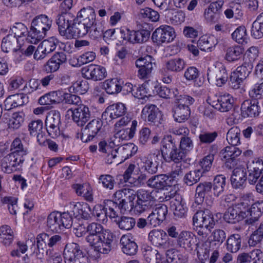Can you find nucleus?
<instances>
[{"label": "nucleus", "mask_w": 263, "mask_h": 263, "mask_svg": "<svg viewBox=\"0 0 263 263\" xmlns=\"http://www.w3.org/2000/svg\"><path fill=\"white\" fill-rule=\"evenodd\" d=\"M146 184L148 187L157 190H164L171 186L169 177L165 174L152 176L146 181Z\"/></svg>", "instance_id": "obj_30"}, {"label": "nucleus", "mask_w": 263, "mask_h": 263, "mask_svg": "<svg viewBox=\"0 0 263 263\" xmlns=\"http://www.w3.org/2000/svg\"><path fill=\"white\" fill-rule=\"evenodd\" d=\"M47 227L51 231L58 233L72 226V218L68 212L51 213L47 217Z\"/></svg>", "instance_id": "obj_3"}, {"label": "nucleus", "mask_w": 263, "mask_h": 263, "mask_svg": "<svg viewBox=\"0 0 263 263\" xmlns=\"http://www.w3.org/2000/svg\"><path fill=\"white\" fill-rule=\"evenodd\" d=\"M39 235L42 240L46 243V245L50 248L59 245L62 240V237L59 235H54L50 236L46 233H42Z\"/></svg>", "instance_id": "obj_61"}, {"label": "nucleus", "mask_w": 263, "mask_h": 263, "mask_svg": "<svg viewBox=\"0 0 263 263\" xmlns=\"http://www.w3.org/2000/svg\"><path fill=\"white\" fill-rule=\"evenodd\" d=\"M211 78L215 81L216 86L221 87L223 85L227 82L228 78L226 67L221 64H219L213 70Z\"/></svg>", "instance_id": "obj_33"}, {"label": "nucleus", "mask_w": 263, "mask_h": 263, "mask_svg": "<svg viewBox=\"0 0 263 263\" xmlns=\"http://www.w3.org/2000/svg\"><path fill=\"white\" fill-rule=\"evenodd\" d=\"M139 16L144 18H148L152 22L158 21L160 17L157 11L148 7L140 9Z\"/></svg>", "instance_id": "obj_63"}, {"label": "nucleus", "mask_w": 263, "mask_h": 263, "mask_svg": "<svg viewBox=\"0 0 263 263\" xmlns=\"http://www.w3.org/2000/svg\"><path fill=\"white\" fill-rule=\"evenodd\" d=\"M137 149V147L133 143L124 144L117 148L115 147L111 153L107 156L106 162L108 164H120L134 155Z\"/></svg>", "instance_id": "obj_4"}, {"label": "nucleus", "mask_w": 263, "mask_h": 263, "mask_svg": "<svg viewBox=\"0 0 263 263\" xmlns=\"http://www.w3.org/2000/svg\"><path fill=\"white\" fill-rule=\"evenodd\" d=\"M210 105L221 112H227L231 110L234 105V99L229 93H225L210 99Z\"/></svg>", "instance_id": "obj_16"}, {"label": "nucleus", "mask_w": 263, "mask_h": 263, "mask_svg": "<svg viewBox=\"0 0 263 263\" xmlns=\"http://www.w3.org/2000/svg\"><path fill=\"white\" fill-rule=\"evenodd\" d=\"M52 21L48 16L41 14L35 16L32 21L29 31L31 43L36 44L46 35L52 26Z\"/></svg>", "instance_id": "obj_2"}, {"label": "nucleus", "mask_w": 263, "mask_h": 263, "mask_svg": "<svg viewBox=\"0 0 263 263\" xmlns=\"http://www.w3.org/2000/svg\"><path fill=\"white\" fill-rule=\"evenodd\" d=\"M241 151L234 146H228L222 149L220 155L221 160L224 161L225 165L228 169L234 168L238 162V157Z\"/></svg>", "instance_id": "obj_13"}, {"label": "nucleus", "mask_w": 263, "mask_h": 263, "mask_svg": "<svg viewBox=\"0 0 263 263\" xmlns=\"http://www.w3.org/2000/svg\"><path fill=\"white\" fill-rule=\"evenodd\" d=\"M24 160V158H22L10 153L4 157L1 160V166L2 170L4 173L10 174L16 170V167L22 164Z\"/></svg>", "instance_id": "obj_19"}, {"label": "nucleus", "mask_w": 263, "mask_h": 263, "mask_svg": "<svg viewBox=\"0 0 263 263\" xmlns=\"http://www.w3.org/2000/svg\"><path fill=\"white\" fill-rule=\"evenodd\" d=\"M246 217V210L243 211L236 204L229 208L223 216L224 220L230 223H235Z\"/></svg>", "instance_id": "obj_24"}, {"label": "nucleus", "mask_w": 263, "mask_h": 263, "mask_svg": "<svg viewBox=\"0 0 263 263\" xmlns=\"http://www.w3.org/2000/svg\"><path fill=\"white\" fill-rule=\"evenodd\" d=\"M226 185V177L222 175H218L214 177L212 184L213 194L219 196L224 191Z\"/></svg>", "instance_id": "obj_42"}, {"label": "nucleus", "mask_w": 263, "mask_h": 263, "mask_svg": "<svg viewBox=\"0 0 263 263\" xmlns=\"http://www.w3.org/2000/svg\"><path fill=\"white\" fill-rule=\"evenodd\" d=\"M223 5L222 1H218L211 3L205 9L204 17L208 23H214L219 20Z\"/></svg>", "instance_id": "obj_22"}, {"label": "nucleus", "mask_w": 263, "mask_h": 263, "mask_svg": "<svg viewBox=\"0 0 263 263\" xmlns=\"http://www.w3.org/2000/svg\"><path fill=\"white\" fill-rule=\"evenodd\" d=\"M194 235L189 231H182L178 236L177 244L186 250H192L195 245Z\"/></svg>", "instance_id": "obj_32"}, {"label": "nucleus", "mask_w": 263, "mask_h": 263, "mask_svg": "<svg viewBox=\"0 0 263 263\" xmlns=\"http://www.w3.org/2000/svg\"><path fill=\"white\" fill-rule=\"evenodd\" d=\"M80 21L76 20L69 39L83 37L86 35L96 22V14L91 7L84 8L78 13Z\"/></svg>", "instance_id": "obj_1"}, {"label": "nucleus", "mask_w": 263, "mask_h": 263, "mask_svg": "<svg viewBox=\"0 0 263 263\" xmlns=\"http://www.w3.org/2000/svg\"><path fill=\"white\" fill-rule=\"evenodd\" d=\"M186 65V62L181 58H174L168 60L166 63V69L172 72L182 71Z\"/></svg>", "instance_id": "obj_43"}, {"label": "nucleus", "mask_w": 263, "mask_h": 263, "mask_svg": "<svg viewBox=\"0 0 263 263\" xmlns=\"http://www.w3.org/2000/svg\"><path fill=\"white\" fill-rule=\"evenodd\" d=\"M136 66L138 68V77L140 79H146L151 74L155 63L150 55L141 57L135 62Z\"/></svg>", "instance_id": "obj_18"}, {"label": "nucleus", "mask_w": 263, "mask_h": 263, "mask_svg": "<svg viewBox=\"0 0 263 263\" xmlns=\"http://www.w3.org/2000/svg\"><path fill=\"white\" fill-rule=\"evenodd\" d=\"M217 41L214 36L207 35L201 36L197 42L198 47L203 51H211L212 49L215 47Z\"/></svg>", "instance_id": "obj_38"}, {"label": "nucleus", "mask_w": 263, "mask_h": 263, "mask_svg": "<svg viewBox=\"0 0 263 263\" xmlns=\"http://www.w3.org/2000/svg\"><path fill=\"white\" fill-rule=\"evenodd\" d=\"M136 197L134 210L139 213L149 210L156 205V199L152 192L141 189L136 192Z\"/></svg>", "instance_id": "obj_6"}, {"label": "nucleus", "mask_w": 263, "mask_h": 263, "mask_svg": "<svg viewBox=\"0 0 263 263\" xmlns=\"http://www.w3.org/2000/svg\"><path fill=\"white\" fill-rule=\"evenodd\" d=\"M244 51L240 46H234L229 47L227 50L226 60L229 62H234L239 60Z\"/></svg>", "instance_id": "obj_50"}, {"label": "nucleus", "mask_w": 263, "mask_h": 263, "mask_svg": "<svg viewBox=\"0 0 263 263\" xmlns=\"http://www.w3.org/2000/svg\"><path fill=\"white\" fill-rule=\"evenodd\" d=\"M17 44V39L12 34L7 35L4 37L2 42V49L5 52L16 51L15 46Z\"/></svg>", "instance_id": "obj_46"}, {"label": "nucleus", "mask_w": 263, "mask_h": 263, "mask_svg": "<svg viewBox=\"0 0 263 263\" xmlns=\"http://www.w3.org/2000/svg\"><path fill=\"white\" fill-rule=\"evenodd\" d=\"M114 196L118 200L120 212L124 213L127 210L134 209L136 192L131 189L124 188L116 191Z\"/></svg>", "instance_id": "obj_7"}, {"label": "nucleus", "mask_w": 263, "mask_h": 263, "mask_svg": "<svg viewBox=\"0 0 263 263\" xmlns=\"http://www.w3.org/2000/svg\"><path fill=\"white\" fill-rule=\"evenodd\" d=\"M202 174V171L200 170L191 171L185 175L184 182L187 185H193L200 180Z\"/></svg>", "instance_id": "obj_53"}, {"label": "nucleus", "mask_w": 263, "mask_h": 263, "mask_svg": "<svg viewBox=\"0 0 263 263\" xmlns=\"http://www.w3.org/2000/svg\"><path fill=\"white\" fill-rule=\"evenodd\" d=\"M102 121L99 118L91 120L81 130L80 138L83 142L87 143L93 139L101 130Z\"/></svg>", "instance_id": "obj_11"}, {"label": "nucleus", "mask_w": 263, "mask_h": 263, "mask_svg": "<svg viewBox=\"0 0 263 263\" xmlns=\"http://www.w3.org/2000/svg\"><path fill=\"white\" fill-rule=\"evenodd\" d=\"M248 181L250 184H255L263 174V160L256 158L247 164Z\"/></svg>", "instance_id": "obj_17"}, {"label": "nucleus", "mask_w": 263, "mask_h": 263, "mask_svg": "<svg viewBox=\"0 0 263 263\" xmlns=\"http://www.w3.org/2000/svg\"><path fill=\"white\" fill-rule=\"evenodd\" d=\"M251 34L255 39H260L263 36V12L258 15L253 23Z\"/></svg>", "instance_id": "obj_47"}, {"label": "nucleus", "mask_w": 263, "mask_h": 263, "mask_svg": "<svg viewBox=\"0 0 263 263\" xmlns=\"http://www.w3.org/2000/svg\"><path fill=\"white\" fill-rule=\"evenodd\" d=\"M120 244L123 252L128 255H134L138 251L137 243L130 238V236L123 235L120 239Z\"/></svg>", "instance_id": "obj_34"}, {"label": "nucleus", "mask_w": 263, "mask_h": 263, "mask_svg": "<svg viewBox=\"0 0 263 263\" xmlns=\"http://www.w3.org/2000/svg\"><path fill=\"white\" fill-rule=\"evenodd\" d=\"M87 234L103 236L107 240L114 239L115 235L108 229H105L100 223L92 222L86 228Z\"/></svg>", "instance_id": "obj_27"}, {"label": "nucleus", "mask_w": 263, "mask_h": 263, "mask_svg": "<svg viewBox=\"0 0 263 263\" xmlns=\"http://www.w3.org/2000/svg\"><path fill=\"white\" fill-rule=\"evenodd\" d=\"M263 238V221L260 224L258 228L252 234L248 243L250 246H254L259 242Z\"/></svg>", "instance_id": "obj_64"}, {"label": "nucleus", "mask_w": 263, "mask_h": 263, "mask_svg": "<svg viewBox=\"0 0 263 263\" xmlns=\"http://www.w3.org/2000/svg\"><path fill=\"white\" fill-rule=\"evenodd\" d=\"M157 94L161 98L171 99L174 98L177 94V89H171L166 86H158L155 87Z\"/></svg>", "instance_id": "obj_59"}, {"label": "nucleus", "mask_w": 263, "mask_h": 263, "mask_svg": "<svg viewBox=\"0 0 263 263\" xmlns=\"http://www.w3.org/2000/svg\"><path fill=\"white\" fill-rule=\"evenodd\" d=\"M121 132H119L116 134L115 136L114 139L111 140V141L108 144H107L104 141H101L99 143V151L106 153H107V155L111 153V151L115 149V147H116L119 145V138Z\"/></svg>", "instance_id": "obj_44"}, {"label": "nucleus", "mask_w": 263, "mask_h": 263, "mask_svg": "<svg viewBox=\"0 0 263 263\" xmlns=\"http://www.w3.org/2000/svg\"><path fill=\"white\" fill-rule=\"evenodd\" d=\"M36 248L34 247V250L33 254L39 259L42 260L45 255L52 257V251L50 250H47V245L44 241L42 240L40 235H38L36 238Z\"/></svg>", "instance_id": "obj_35"}, {"label": "nucleus", "mask_w": 263, "mask_h": 263, "mask_svg": "<svg viewBox=\"0 0 263 263\" xmlns=\"http://www.w3.org/2000/svg\"><path fill=\"white\" fill-rule=\"evenodd\" d=\"M126 111L124 104L118 103L108 106L103 112L102 117L106 122H110L112 120L123 116Z\"/></svg>", "instance_id": "obj_21"}, {"label": "nucleus", "mask_w": 263, "mask_h": 263, "mask_svg": "<svg viewBox=\"0 0 263 263\" xmlns=\"http://www.w3.org/2000/svg\"><path fill=\"white\" fill-rule=\"evenodd\" d=\"M212 183L210 182H203L199 183L196 189L195 196L204 197L212 192Z\"/></svg>", "instance_id": "obj_60"}, {"label": "nucleus", "mask_w": 263, "mask_h": 263, "mask_svg": "<svg viewBox=\"0 0 263 263\" xmlns=\"http://www.w3.org/2000/svg\"><path fill=\"white\" fill-rule=\"evenodd\" d=\"M72 112V119L79 126H83L90 119L91 113L88 107L80 104L74 108L69 109Z\"/></svg>", "instance_id": "obj_15"}, {"label": "nucleus", "mask_w": 263, "mask_h": 263, "mask_svg": "<svg viewBox=\"0 0 263 263\" xmlns=\"http://www.w3.org/2000/svg\"><path fill=\"white\" fill-rule=\"evenodd\" d=\"M10 151L11 153L22 158H24L28 153L27 147L23 144L21 140L18 138H15L12 142Z\"/></svg>", "instance_id": "obj_45"}, {"label": "nucleus", "mask_w": 263, "mask_h": 263, "mask_svg": "<svg viewBox=\"0 0 263 263\" xmlns=\"http://www.w3.org/2000/svg\"><path fill=\"white\" fill-rule=\"evenodd\" d=\"M100 235L87 234L85 240L94 250L102 254H108L111 250L114 239L107 240Z\"/></svg>", "instance_id": "obj_9"}, {"label": "nucleus", "mask_w": 263, "mask_h": 263, "mask_svg": "<svg viewBox=\"0 0 263 263\" xmlns=\"http://www.w3.org/2000/svg\"><path fill=\"white\" fill-rule=\"evenodd\" d=\"M25 114L23 112H16L12 114L9 120V127L13 130L18 129L24 121Z\"/></svg>", "instance_id": "obj_56"}, {"label": "nucleus", "mask_w": 263, "mask_h": 263, "mask_svg": "<svg viewBox=\"0 0 263 263\" xmlns=\"http://www.w3.org/2000/svg\"><path fill=\"white\" fill-rule=\"evenodd\" d=\"M253 68V65L251 62H245L242 65L238 66L233 73L243 81L248 77Z\"/></svg>", "instance_id": "obj_54"}, {"label": "nucleus", "mask_w": 263, "mask_h": 263, "mask_svg": "<svg viewBox=\"0 0 263 263\" xmlns=\"http://www.w3.org/2000/svg\"><path fill=\"white\" fill-rule=\"evenodd\" d=\"M247 217L246 223L248 224H252L258 220L259 217L263 212V202H256L252 204L249 209L246 211Z\"/></svg>", "instance_id": "obj_31"}, {"label": "nucleus", "mask_w": 263, "mask_h": 263, "mask_svg": "<svg viewBox=\"0 0 263 263\" xmlns=\"http://www.w3.org/2000/svg\"><path fill=\"white\" fill-rule=\"evenodd\" d=\"M12 32L14 33V35L16 38L26 36L28 35L27 40L31 42L32 39L29 37V31L27 27L22 23H16L11 28Z\"/></svg>", "instance_id": "obj_52"}, {"label": "nucleus", "mask_w": 263, "mask_h": 263, "mask_svg": "<svg viewBox=\"0 0 263 263\" xmlns=\"http://www.w3.org/2000/svg\"><path fill=\"white\" fill-rule=\"evenodd\" d=\"M135 219L126 216H122L118 222V227L121 230L129 231L135 226Z\"/></svg>", "instance_id": "obj_62"}, {"label": "nucleus", "mask_w": 263, "mask_h": 263, "mask_svg": "<svg viewBox=\"0 0 263 263\" xmlns=\"http://www.w3.org/2000/svg\"><path fill=\"white\" fill-rule=\"evenodd\" d=\"M161 159L162 156L159 153L151 154L143 159V167L148 173L155 174L158 171V167Z\"/></svg>", "instance_id": "obj_28"}, {"label": "nucleus", "mask_w": 263, "mask_h": 263, "mask_svg": "<svg viewBox=\"0 0 263 263\" xmlns=\"http://www.w3.org/2000/svg\"><path fill=\"white\" fill-rule=\"evenodd\" d=\"M175 37L174 28L168 25H161L153 33L152 39L157 44L168 43L172 42Z\"/></svg>", "instance_id": "obj_12"}, {"label": "nucleus", "mask_w": 263, "mask_h": 263, "mask_svg": "<svg viewBox=\"0 0 263 263\" xmlns=\"http://www.w3.org/2000/svg\"><path fill=\"white\" fill-rule=\"evenodd\" d=\"M241 111L244 118L256 117L260 112V107L258 101L256 100H246L241 104Z\"/></svg>", "instance_id": "obj_25"}, {"label": "nucleus", "mask_w": 263, "mask_h": 263, "mask_svg": "<svg viewBox=\"0 0 263 263\" xmlns=\"http://www.w3.org/2000/svg\"><path fill=\"white\" fill-rule=\"evenodd\" d=\"M148 240L158 248L166 249L169 247L167 234L162 230H153L148 234Z\"/></svg>", "instance_id": "obj_20"}, {"label": "nucleus", "mask_w": 263, "mask_h": 263, "mask_svg": "<svg viewBox=\"0 0 263 263\" xmlns=\"http://www.w3.org/2000/svg\"><path fill=\"white\" fill-rule=\"evenodd\" d=\"M247 179H248V177L245 167H236L233 170L231 181L234 188H243L245 186Z\"/></svg>", "instance_id": "obj_29"}, {"label": "nucleus", "mask_w": 263, "mask_h": 263, "mask_svg": "<svg viewBox=\"0 0 263 263\" xmlns=\"http://www.w3.org/2000/svg\"><path fill=\"white\" fill-rule=\"evenodd\" d=\"M72 188L78 196L83 197L88 201H92V189L89 184H75Z\"/></svg>", "instance_id": "obj_36"}, {"label": "nucleus", "mask_w": 263, "mask_h": 263, "mask_svg": "<svg viewBox=\"0 0 263 263\" xmlns=\"http://www.w3.org/2000/svg\"><path fill=\"white\" fill-rule=\"evenodd\" d=\"M63 255L65 263H89L88 257L76 243L67 244Z\"/></svg>", "instance_id": "obj_5"}, {"label": "nucleus", "mask_w": 263, "mask_h": 263, "mask_svg": "<svg viewBox=\"0 0 263 263\" xmlns=\"http://www.w3.org/2000/svg\"><path fill=\"white\" fill-rule=\"evenodd\" d=\"M76 21L75 16L70 13H62L59 14L56 19L60 34L66 39H69Z\"/></svg>", "instance_id": "obj_8"}, {"label": "nucleus", "mask_w": 263, "mask_h": 263, "mask_svg": "<svg viewBox=\"0 0 263 263\" xmlns=\"http://www.w3.org/2000/svg\"><path fill=\"white\" fill-rule=\"evenodd\" d=\"M45 125L47 132L51 138H55L59 136L61 134L60 127L61 125L60 112L55 110L50 111L46 116Z\"/></svg>", "instance_id": "obj_10"}, {"label": "nucleus", "mask_w": 263, "mask_h": 263, "mask_svg": "<svg viewBox=\"0 0 263 263\" xmlns=\"http://www.w3.org/2000/svg\"><path fill=\"white\" fill-rule=\"evenodd\" d=\"M240 129L236 126L231 128L227 134V140L231 146H236L240 143Z\"/></svg>", "instance_id": "obj_55"}, {"label": "nucleus", "mask_w": 263, "mask_h": 263, "mask_svg": "<svg viewBox=\"0 0 263 263\" xmlns=\"http://www.w3.org/2000/svg\"><path fill=\"white\" fill-rule=\"evenodd\" d=\"M159 113V108L155 105H145L141 112V118L149 123V124L158 126L161 124L158 116Z\"/></svg>", "instance_id": "obj_23"}, {"label": "nucleus", "mask_w": 263, "mask_h": 263, "mask_svg": "<svg viewBox=\"0 0 263 263\" xmlns=\"http://www.w3.org/2000/svg\"><path fill=\"white\" fill-rule=\"evenodd\" d=\"M186 155L184 151L176 147L168 156H166L164 160L167 162L171 161L174 163L185 162Z\"/></svg>", "instance_id": "obj_51"}, {"label": "nucleus", "mask_w": 263, "mask_h": 263, "mask_svg": "<svg viewBox=\"0 0 263 263\" xmlns=\"http://www.w3.org/2000/svg\"><path fill=\"white\" fill-rule=\"evenodd\" d=\"M162 147L161 148V156L164 159L166 156H168L177 147L175 141L172 138V136H167L164 138L162 142Z\"/></svg>", "instance_id": "obj_39"}, {"label": "nucleus", "mask_w": 263, "mask_h": 263, "mask_svg": "<svg viewBox=\"0 0 263 263\" xmlns=\"http://www.w3.org/2000/svg\"><path fill=\"white\" fill-rule=\"evenodd\" d=\"M175 103L176 105L181 107H189L190 105L193 104L195 102V99L187 95H179L177 90V94L175 96Z\"/></svg>", "instance_id": "obj_58"}, {"label": "nucleus", "mask_w": 263, "mask_h": 263, "mask_svg": "<svg viewBox=\"0 0 263 263\" xmlns=\"http://www.w3.org/2000/svg\"><path fill=\"white\" fill-rule=\"evenodd\" d=\"M67 209V212L71 216L73 215L76 217H87V213L85 212L84 210L85 207L80 202H70L66 205Z\"/></svg>", "instance_id": "obj_40"}, {"label": "nucleus", "mask_w": 263, "mask_h": 263, "mask_svg": "<svg viewBox=\"0 0 263 263\" xmlns=\"http://www.w3.org/2000/svg\"><path fill=\"white\" fill-rule=\"evenodd\" d=\"M171 208L174 215L177 218H182L186 214V208L182 203L181 197L178 194L171 201Z\"/></svg>", "instance_id": "obj_37"}, {"label": "nucleus", "mask_w": 263, "mask_h": 263, "mask_svg": "<svg viewBox=\"0 0 263 263\" xmlns=\"http://www.w3.org/2000/svg\"><path fill=\"white\" fill-rule=\"evenodd\" d=\"M241 243L240 235L238 234H232L227 240V249L232 253L237 252L240 248Z\"/></svg>", "instance_id": "obj_49"}, {"label": "nucleus", "mask_w": 263, "mask_h": 263, "mask_svg": "<svg viewBox=\"0 0 263 263\" xmlns=\"http://www.w3.org/2000/svg\"><path fill=\"white\" fill-rule=\"evenodd\" d=\"M104 88L107 93L115 94L121 90V86L116 79L106 80L104 84Z\"/></svg>", "instance_id": "obj_57"}, {"label": "nucleus", "mask_w": 263, "mask_h": 263, "mask_svg": "<svg viewBox=\"0 0 263 263\" xmlns=\"http://www.w3.org/2000/svg\"><path fill=\"white\" fill-rule=\"evenodd\" d=\"M14 238L13 232L8 226H3L0 228V242L5 246H9Z\"/></svg>", "instance_id": "obj_41"}, {"label": "nucleus", "mask_w": 263, "mask_h": 263, "mask_svg": "<svg viewBox=\"0 0 263 263\" xmlns=\"http://www.w3.org/2000/svg\"><path fill=\"white\" fill-rule=\"evenodd\" d=\"M81 72L84 78L94 81H101L107 76V72L104 67L93 64L83 67Z\"/></svg>", "instance_id": "obj_14"}, {"label": "nucleus", "mask_w": 263, "mask_h": 263, "mask_svg": "<svg viewBox=\"0 0 263 263\" xmlns=\"http://www.w3.org/2000/svg\"><path fill=\"white\" fill-rule=\"evenodd\" d=\"M190 113L189 107H181L176 105L173 117L176 121L182 123L188 119Z\"/></svg>", "instance_id": "obj_48"}, {"label": "nucleus", "mask_w": 263, "mask_h": 263, "mask_svg": "<svg viewBox=\"0 0 263 263\" xmlns=\"http://www.w3.org/2000/svg\"><path fill=\"white\" fill-rule=\"evenodd\" d=\"M64 92L60 90L51 91L41 97L38 101L42 105H57L63 100Z\"/></svg>", "instance_id": "obj_26"}]
</instances>
